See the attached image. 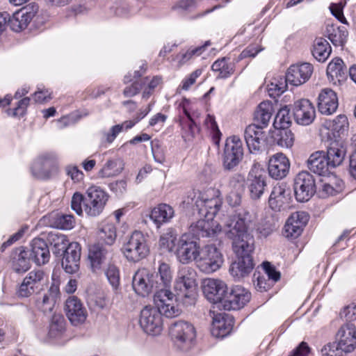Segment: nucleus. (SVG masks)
Masks as SVG:
<instances>
[{
	"instance_id": "f257e3e1",
	"label": "nucleus",
	"mask_w": 356,
	"mask_h": 356,
	"mask_svg": "<svg viewBox=\"0 0 356 356\" xmlns=\"http://www.w3.org/2000/svg\"><path fill=\"white\" fill-rule=\"evenodd\" d=\"M196 273L191 267H186L181 271V276L176 280L174 295L171 291H156L154 296L156 308L160 314L168 318H173L180 314V310L174 305L173 299L176 296L186 305L195 303L197 297V284Z\"/></svg>"
},
{
	"instance_id": "f03ea898",
	"label": "nucleus",
	"mask_w": 356,
	"mask_h": 356,
	"mask_svg": "<svg viewBox=\"0 0 356 356\" xmlns=\"http://www.w3.org/2000/svg\"><path fill=\"white\" fill-rule=\"evenodd\" d=\"M232 250L236 260L229 267L230 274L237 280L248 275L254 268L252 254L254 250V243L252 241L232 242Z\"/></svg>"
},
{
	"instance_id": "7ed1b4c3",
	"label": "nucleus",
	"mask_w": 356,
	"mask_h": 356,
	"mask_svg": "<svg viewBox=\"0 0 356 356\" xmlns=\"http://www.w3.org/2000/svg\"><path fill=\"white\" fill-rule=\"evenodd\" d=\"M252 220V216L247 209H237L232 216L229 225L231 228L226 233L227 238L232 242L252 241V243H254L253 237L248 232Z\"/></svg>"
},
{
	"instance_id": "20e7f679",
	"label": "nucleus",
	"mask_w": 356,
	"mask_h": 356,
	"mask_svg": "<svg viewBox=\"0 0 356 356\" xmlns=\"http://www.w3.org/2000/svg\"><path fill=\"white\" fill-rule=\"evenodd\" d=\"M121 251L129 261L136 263L148 256L149 248L143 233L135 230L127 238Z\"/></svg>"
},
{
	"instance_id": "39448f33",
	"label": "nucleus",
	"mask_w": 356,
	"mask_h": 356,
	"mask_svg": "<svg viewBox=\"0 0 356 356\" xmlns=\"http://www.w3.org/2000/svg\"><path fill=\"white\" fill-rule=\"evenodd\" d=\"M169 334L174 346L181 350L187 351L195 343L196 330L193 325L189 322H173L169 327Z\"/></svg>"
},
{
	"instance_id": "423d86ee",
	"label": "nucleus",
	"mask_w": 356,
	"mask_h": 356,
	"mask_svg": "<svg viewBox=\"0 0 356 356\" xmlns=\"http://www.w3.org/2000/svg\"><path fill=\"white\" fill-rule=\"evenodd\" d=\"M59 171L57 155L52 152H44L38 155L31 166L32 175L41 180H49L55 177Z\"/></svg>"
},
{
	"instance_id": "0eeeda50",
	"label": "nucleus",
	"mask_w": 356,
	"mask_h": 356,
	"mask_svg": "<svg viewBox=\"0 0 356 356\" xmlns=\"http://www.w3.org/2000/svg\"><path fill=\"white\" fill-rule=\"evenodd\" d=\"M202 248L194 234L185 233L179 238L175 254L181 264H188L196 261Z\"/></svg>"
},
{
	"instance_id": "6e6552de",
	"label": "nucleus",
	"mask_w": 356,
	"mask_h": 356,
	"mask_svg": "<svg viewBox=\"0 0 356 356\" xmlns=\"http://www.w3.org/2000/svg\"><path fill=\"white\" fill-rule=\"evenodd\" d=\"M222 204L221 193L216 188H209L201 193L195 202L200 215L209 219L215 217Z\"/></svg>"
},
{
	"instance_id": "1a4fd4ad",
	"label": "nucleus",
	"mask_w": 356,
	"mask_h": 356,
	"mask_svg": "<svg viewBox=\"0 0 356 356\" xmlns=\"http://www.w3.org/2000/svg\"><path fill=\"white\" fill-rule=\"evenodd\" d=\"M223 261L222 253L215 245H206L202 248L195 264L202 272L211 273L221 267Z\"/></svg>"
},
{
	"instance_id": "9d476101",
	"label": "nucleus",
	"mask_w": 356,
	"mask_h": 356,
	"mask_svg": "<svg viewBox=\"0 0 356 356\" xmlns=\"http://www.w3.org/2000/svg\"><path fill=\"white\" fill-rule=\"evenodd\" d=\"M275 131L272 137L276 143L282 147H289V108L288 105L281 106L274 122Z\"/></svg>"
},
{
	"instance_id": "9b49d317",
	"label": "nucleus",
	"mask_w": 356,
	"mask_h": 356,
	"mask_svg": "<svg viewBox=\"0 0 356 356\" xmlns=\"http://www.w3.org/2000/svg\"><path fill=\"white\" fill-rule=\"evenodd\" d=\"M108 197V193L100 187L90 186L86 193L85 212L90 216H99L104 210Z\"/></svg>"
},
{
	"instance_id": "f8f14e48",
	"label": "nucleus",
	"mask_w": 356,
	"mask_h": 356,
	"mask_svg": "<svg viewBox=\"0 0 356 356\" xmlns=\"http://www.w3.org/2000/svg\"><path fill=\"white\" fill-rule=\"evenodd\" d=\"M243 158V143L236 135L227 138L223 151V166L232 170L237 166Z\"/></svg>"
},
{
	"instance_id": "ddd939ff",
	"label": "nucleus",
	"mask_w": 356,
	"mask_h": 356,
	"mask_svg": "<svg viewBox=\"0 0 356 356\" xmlns=\"http://www.w3.org/2000/svg\"><path fill=\"white\" fill-rule=\"evenodd\" d=\"M139 324L146 333L157 335L163 330V317L156 307L145 306L140 311Z\"/></svg>"
},
{
	"instance_id": "4468645a",
	"label": "nucleus",
	"mask_w": 356,
	"mask_h": 356,
	"mask_svg": "<svg viewBox=\"0 0 356 356\" xmlns=\"http://www.w3.org/2000/svg\"><path fill=\"white\" fill-rule=\"evenodd\" d=\"M132 286L134 291L143 297L147 296L154 290L156 291L154 273L147 268H140L133 277Z\"/></svg>"
},
{
	"instance_id": "2eb2a0df",
	"label": "nucleus",
	"mask_w": 356,
	"mask_h": 356,
	"mask_svg": "<svg viewBox=\"0 0 356 356\" xmlns=\"http://www.w3.org/2000/svg\"><path fill=\"white\" fill-rule=\"evenodd\" d=\"M266 171L261 165L255 163L252 165L248 176V188L250 196L253 200H258L264 193L266 181Z\"/></svg>"
},
{
	"instance_id": "dca6fc26",
	"label": "nucleus",
	"mask_w": 356,
	"mask_h": 356,
	"mask_svg": "<svg viewBox=\"0 0 356 356\" xmlns=\"http://www.w3.org/2000/svg\"><path fill=\"white\" fill-rule=\"evenodd\" d=\"M251 299V293L241 286L232 287L229 292L227 291L222 307L225 310H238L245 307Z\"/></svg>"
},
{
	"instance_id": "f3484780",
	"label": "nucleus",
	"mask_w": 356,
	"mask_h": 356,
	"mask_svg": "<svg viewBox=\"0 0 356 356\" xmlns=\"http://www.w3.org/2000/svg\"><path fill=\"white\" fill-rule=\"evenodd\" d=\"M336 349L349 353L356 349V326L350 323L343 324L335 334Z\"/></svg>"
},
{
	"instance_id": "a211bd4d",
	"label": "nucleus",
	"mask_w": 356,
	"mask_h": 356,
	"mask_svg": "<svg viewBox=\"0 0 356 356\" xmlns=\"http://www.w3.org/2000/svg\"><path fill=\"white\" fill-rule=\"evenodd\" d=\"M293 189L298 202L308 201L315 193V182L312 175L307 172H300L294 179Z\"/></svg>"
},
{
	"instance_id": "6ab92c4d",
	"label": "nucleus",
	"mask_w": 356,
	"mask_h": 356,
	"mask_svg": "<svg viewBox=\"0 0 356 356\" xmlns=\"http://www.w3.org/2000/svg\"><path fill=\"white\" fill-rule=\"evenodd\" d=\"M227 291V284L220 280L207 278L202 282V292L205 298L212 303H220L222 305Z\"/></svg>"
},
{
	"instance_id": "aec40b11",
	"label": "nucleus",
	"mask_w": 356,
	"mask_h": 356,
	"mask_svg": "<svg viewBox=\"0 0 356 356\" xmlns=\"http://www.w3.org/2000/svg\"><path fill=\"white\" fill-rule=\"evenodd\" d=\"M293 116L298 124L308 126L314 122L316 111L309 100L301 99L294 102Z\"/></svg>"
},
{
	"instance_id": "412c9836",
	"label": "nucleus",
	"mask_w": 356,
	"mask_h": 356,
	"mask_svg": "<svg viewBox=\"0 0 356 356\" xmlns=\"http://www.w3.org/2000/svg\"><path fill=\"white\" fill-rule=\"evenodd\" d=\"M65 312L70 323L74 325L83 323L88 312L81 300L76 296L69 297L65 305Z\"/></svg>"
},
{
	"instance_id": "4be33fe9",
	"label": "nucleus",
	"mask_w": 356,
	"mask_h": 356,
	"mask_svg": "<svg viewBox=\"0 0 356 356\" xmlns=\"http://www.w3.org/2000/svg\"><path fill=\"white\" fill-rule=\"evenodd\" d=\"M244 138L251 153L258 152L262 146L266 145V132L261 127L254 124H250L245 128Z\"/></svg>"
},
{
	"instance_id": "5701e85b",
	"label": "nucleus",
	"mask_w": 356,
	"mask_h": 356,
	"mask_svg": "<svg viewBox=\"0 0 356 356\" xmlns=\"http://www.w3.org/2000/svg\"><path fill=\"white\" fill-rule=\"evenodd\" d=\"M81 248L78 242L70 243L61 261V265L65 273L74 274L78 272L80 266Z\"/></svg>"
},
{
	"instance_id": "b1692460",
	"label": "nucleus",
	"mask_w": 356,
	"mask_h": 356,
	"mask_svg": "<svg viewBox=\"0 0 356 356\" xmlns=\"http://www.w3.org/2000/svg\"><path fill=\"white\" fill-rule=\"evenodd\" d=\"M268 170L269 175L275 179L285 177L289 170V160L282 153H277L272 156L268 161Z\"/></svg>"
},
{
	"instance_id": "393cba45",
	"label": "nucleus",
	"mask_w": 356,
	"mask_h": 356,
	"mask_svg": "<svg viewBox=\"0 0 356 356\" xmlns=\"http://www.w3.org/2000/svg\"><path fill=\"white\" fill-rule=\"evenodd\" d=\"M338 106L337 93L328 88L323 89L318 97V111L323 115H332L336 112Z\"/></svg>"
},
{
	"instance_id": "a878e982",
	"label": "nucleus",
	"mask_w": 356,
	"mask_h": 356,
	"mask_svg": "<svg viewBox=\"0 0 356 356\" xmlns=\"http://www.w3.org/2000/svg\"><path fill=\"white\" fill-rule=\"evenodd\" d=\"M325 157L331 168L339 166L343 161L346 149L342 142L339 140L330 139L327 141Z\"/></svg>"
},
{
	"instance_id": "bb28decb",
	"label": "nucleus",
	"mask_w": 356,
	"mask_h": 356,
	"mask_svg": "<svg viewBox=\"0 0 356 356\" xmlns=\"http://www.w3.org/2000/svg\"><path fill=\"white\" fill-rule=\"evenodd\" d=\"M174 277V271L171 266L164 261H159L157 272L154 275L156 291H170Z\"/></svg>"
},
{
	"instance_id": "cd10ccee",
	"label": "nucleus",
	"mask_w": 356,
	"mask_h": 356,
	"mask_svg": "<svg viewBox=\"0 0 356 356\" xmlns=\"http://www.w3.org/2000/svg\"><path fill=\"white\" fill-rule=\"evenodd\" d=\"M234 324V320L232 316L227 314H216L211 325V334L217 338H223L232 332Z\"/></svg>"
},
{
	"instance_id": "c85d7f7f",
	"label": "nucleus",
	"mask_w": 356,
	"mask_h": 356,
	"mask_svg": "<svg viewBox=\"0 0 356 356\" xmlns=\"http://www.w3.org/2000/svg\"><path fill=\"white\" fill-rule=\"evenodd\" d=\"M191 228L194 236L196 235L198 237L213 236L221 231V226L214 220V218L200 219L192 225Z\"/></svg>"
},
{
	"instance_id": "c756f323",
	"label": "nucleus",
	"mask_w": 356,
	"mask_h": 356,
	"mask_svg": "<svg viewBox=\"0 0 356 356\" xmlns=\"http://www.w3.org/2000/svg\"><path fill=\"white\" fill-rule=\"evenodd\" d=\"M30 258L38 266L47 264L50 259L49 246L45 240L34 238L31 243Z\"/></svg>"
},
{
	"instance_id": "7c9ffc66",
	"label": "nucleus",
	"mask_w": 356,
	"mask_h": 356,
	"mask_svg": "<svg viewBox=\"0 0 356 356\" xmlns=\"http://www.w3.org/2000/svg\"><path fill=\"white\" fill-rule=\"evenodd\" d=\"M327 75L329 81L334 85L341 84L347 79V70L342 59L333 58L327 67Z\"/></svg>"
},
{
	"instance_id": "2f4dec72",
	"label": "nucleus",
	"mask_w": 356,
	"mask_h": 356,
	"mask_svg": "<svg viewBox=\"0 0 356 356\" xmlns=\"http://www.w3.org/2000/svg\"><path fill=\"white\" fill-rule=\"evenodd\" d=\"M313 72V67L307 63L291 65V85L299 86L307 82Z\"/></svg>"
},
{
	"instance_id": "473e14b6",
	"label": "nucleus",
	"mask_w": 356,
	"mask_h": 356,
	"mask_svg": "<svg viewBox=\"0 0 356 356\" xmlns=\"http://www.w3.org/2000/svg\"><path fill=\"white\" fill-rule=\"evenodd\" d=\"M309 169L318 175H325L332 169L323 151H317L312 154L307 161Z\"/></svg>"
},
{
	"instance_id": "72a5a7b5",
	"label": "nucleus",
	"mask_w": 356,
	"mask_h": 356,
	"mask_svg": "<svg viewBox=\"0 0 356 356\" xmlns=\"http://www.w3.org/2000/svg\"><path fill=\"white\" fill-rule=\"evenodd\" d=\"M236 63V58L231 60L229 57H222L217 59L212 64L211 70L217 74V79H225L234 74Z\"/></svg>"
},
{
	"instance_id": "f704fd0d",
	"label": "nucleus",
	"mask_w": 356,
	"mask_h": 356,
	"mask_svg": "<svg viewBox=\"0 0 356 356\" xmlns=\"http://www.w3.org/2000/svg\"><path fill=\"white\" fill-rule=\"evenodd\" d=\"M29 252L23 247L16 248L10 255L11 266L16 273H24L30 268Z\"/></svg>"
},
{
	"instance_id": "c9c22d12",
	"label": "nucleus",
	"mask_w": 356,
	"mask_h": 356,
	"mask_svg": "<svg viewBox=\"0 0 356 356\" xmlns=\"http://www.w3.org/2000/svg\"><path fill=\"white\" fill-rule=\"evenodd\" d=\"M174 214V209L170 205L161 203L152 209L149 217L157 227H159L163 224L168 222Z\"/></svg>"
},
{
	"instance_id": "e433bc0d",
	"label": "nucleus",
	"mask_w": 356,
	"mask_h": 356,
	"mask_svg": "<svg viewBox=\"0 0 356 356\" xmlns=\"http://www.w3.org/2000/svg\"><path fill=\"white\" fill-rule=\"evenodd\" d=\"M288 188L286 182L278 183L273 187L268 199L269 206L273 210L280 211L287 202L285 193Z\"/></svg>"
},
{
	"instance_id": "4c0bfd02",
	"label": "nucleus",
	"mask_w": 356,
	"mask_h": 356,
	"mask_svg": "<svg viewBox=\"0 0 356 356\" xmlns=\"http://www.w3.org/2000/svg\"><path fill=\"white\" fill-rule=\"evenodd\" d=\"M97 237L98 243L112 245L117 238L116 227L114 223L106 220L103 221L98 229Z\"/></svg>"
},
{
	"instance_id": "58836bf2",
	"label": "nucleus",
	"mask_w": 356,
	"mask_h": 356,
	"mask_svg": "<svg viewBox=\"0 0 356 356\" xmlns=\"http://www.w3.org/2000/svg\"><path fill=\"white\" fill-rule=\"evenodd\" d=\"M34 16L32 12L21 10L15 13L12 16L9 15L8 26L13 31L20 32L28 26Z\"/></svg>"
},
{
	"instance_id": "ea45409f",
	"label": "nucleus",
	"mask_w": 356,
	"mask_h": 356,
	"mask_svg": "<svg viewBox=\"0 0 356 356\" xmlns=\"http://www.w3.org/2000/svg\"><path fill=\"white\" fill-rule=\"evenodd\" d=\"M289 74V68L285 72V76H278L273 77L272 81L268 84L267 90L270 97L275 99L280 96L287 88L288 86V74Z\"/></svg>"
},
{
	"instance_id": "a19ab883",
	"label": "nucleus",
	"mask_w": 356,
	"mask_h": 356,
	"mask_svg": "<svg viewBox=\"0 0 356 356\" xmlns=\"http://www.w3.org/2000/svg\"><path fill=\"white\" fill-rule=\"evenodd\" d=\"M332 52L329 42L324 38H316L313 44L312 54L319 62H325Z\"/></svg>"
},
{
	"instance_id": "79ce46f5",
	"label": "nucleus",
	"mask_w": 356,
	"mask_h": 356,
	"mask_svg": "<svg viewBox=\"0 0 356 356\" xmlns=\"http://www.w3.org/2000/svg\"><path fill=\"white\" fill-rule=\"evenodd\" d=\"M324 127L332 131L334 138L340 137L348 128V120L346 115H339L333 120L326 121Z\"/></svg>"
},
{
	"instance_id": "37998d69",
	"label": "nucleus",
	"mask_w": 356,
	"mask_h": 356,
	"mask_svg": "<svg viewBox=\"0 0 356 356\" xmlns=\"http://www.w3.org/2000/svg\"><path fill=\"white\" fill-rule=\"evenodd\" d=\"M309 220V216L305 211H296L291 214V237H297L302 233Z\"/></svg>"
},
{
	"instance_id": "c03bdc74",
	"label": "nucleus",
	"mask_w": 356,
	"mask_h": 356,
	"mask_svg": "<svg viewBox=\"0 0 356 356\" xmlns=\"http://www.w3.org/2000/svg\"><path fill=\"white\" fill-rule=\"evenodd\" d=\"M106 254V250L100 243L92 245L89 249L88 258L93 271L101 268Z\"/></svg>"
},
{
	"instance_id": "a18cd8bd",
	"label": "nucleus",
	"mask_w": 356,
	"mask_h": 356,
	"mask_svg": "<svg viewBox=\"0 0 356 356\" xmlns=\"http://www.w3.org/2000/svg\"><path fill=\"white\" fill-rule=\"evenodd\" d=\"M203 125L209 131L213 143L219 146L222 134L218 127L216 117L213 115L207 114L204 120Z\"/></svg>"
},
{
	"instance_id": "49530a36",
	"label": "nucleus",
	"mask_w": 356,
	"mask_h": 356,
	"mask_svg": "<svg viewBox=\"0 0 356 356\" xmlns=\"http://www.w3.org/2000/svg\"><path fill=\"white\" fill-rule=\"evenodd\" d=\"M211 44L209 41H206L204 44L197 47H190L184 53H179L177 56L179 64L182 65L190 60L201 56Z\"/></svg>"
},
{
	"instance_id": "de8ad7c7",
	"label": "nucleus",
	"mask_w": 356,
	"mask_h": 356,
	"mask_svg": "<svg viewBox=\"0 0 356 356\" xmlns=\"http://www.w3.org/2000/svg\"><path fill=\"white\" fill-rule=\"evenodd\" d=\"M143 83L142 98L149 99L154 92L155 89L163 84V78L161 76H154L150 78L145 76L140 80Z\"/></svg>"
},
{
	"instance_id": "09e8293b",
	"label": "nucleus",
	"mask_w": 356,
	"mask_h": 356,
	"mask_svg": "<svg viewBox=\"0 0 356 356\" xmlns=\"http://www.w3.org/2000/svg\"><path fill=\"white\" fill-rule=\"evenodd\" d=\"M48 241L50 245L54 248V253L59 254L61 252L65 253V250L69 246L70 243L67 236L65 234L60 233L50 232L48 234Z\"/></svg>"
},
{
	"instance_id": "8fccbe9b",
	"label": "nucleus",
	"mask_w": 356,
	"mask_h": 356,
	"mask_svg": "<svg viewBox=\"0 0 356 356\" xmlns=\"http://www.w3.org/2000/svg\"><path fill=\"white\" fill-rule=\"evenodd\" d=\"M65 330V320L60 314H54L51 319L49 329V336L51 338H57L63 335Z\"/></svg>"
},
{
	"instance_id": "3c124183",
	"label": "nucleus",
	"mask_w": 356,
	"mask_h": 356,
	"mask_svg": "<svg viewBox=\"0 0 356 356\" xmlns=\"http://www.w3.org/2000/svg\"><path fill=\"white\" fill-rule=\"evenodd\" d=\"M44 276V273L41 270H32L26 276L24 281L27 284L29 289L35 293L41 290Z\"/></svg>"
},
{
	"instance_id": "603ef678",
	"label": "nucleus",
	"mask_w": 356,
	"mask_h": 356,
	"mask_svg": "<svg viewBox=\"0 0 356 356\" xmlns=\"http://www.w3.org/2000/svg\"><path fill=\"white\" fill-rule=\"evenodd\" d=\"M328 38L336 47H343L347 40L348 32L344 26H332L327 29Z\"/></svg>"
},
{
	"instance_id": "864d4df0",
	"label": "nucleus",
	"mask_w": 356,
	"mask_h": 356,
	"mask_svg": "<svg viewBox=\"0 0 356 356\" xmlns=\"http://www.w3.org/2000/svg\"><path fill=\"white\" fill-rule=\"evenodd\" d=\"M177 241L176 231L172 228H170L160 236L159 245L161 247L166 248L168 251L175 252L177 248Z\"/></svg>"
},
{
	"instance_id": "5fc2aeb1",
	"label": "nucleus",
	"mask_w": 356,
	"mask_h": 356,
	"mask_svg": "<svg viewBox=\"0 0 356 356\" xmlns=\"http://www.w3.org/2000/svg\"><path fill=\"white\" fill-rule=\"evenodd\" d=\"M181 125L183 131V137L186 140L193 139L200 131V126L196 124L193 117L187 118L186 121H181Z\"/></svg>"
},
{
	"instance_id": "6e6d98bb",
	"label": "nucleus",
	"mask_w": 356,
	"mask_h": 356,
	"mask_svg": "<svg viewBox=\"0 0 356 356\" xmlns=\"http://www.w3.org/2000/svg\"><path fill=\"white\" fill-rule=\"evenodd\" d=\"M31 102V98L25 97L19 99L15 107L13 108H8L6 112L8 116L13 118H21L26 114L27 108Z\"/></svg>"
},
{
	"instance_id": "4d7b16f0",
	"label": "nucleus",
	"mask_w": 356,
	"mask_h": 356,
	"mask_svg": "<svg viewBox=\"0 0 356 356\" xmlns=\"http://www.w3.org/2000/svg\"><path fill=\"white\" fill-rule=\"evenodd\" d=\"M65 175L71 179L73 184H79L84 181L85 174L76 164L70 163L64 168Z\"/></svg>"
},
{
	"instance_id": "13d9d810",
	"label": "nucleus",
	"mask_w": 356,
	"mask_h": 356,
	"mask_svg": "<svg viewBox=\"0 0 356 356\" xmlns=\"http://www.w3.org/2000/svg\"><path fill=\"white\" fill-rule=\"evenodd\" d=\"M253 281L255 289L261 292L267 291L274 285L275 282L269 278H266L265 275L256 270L253 275Z\"/></svg>"
},
{
	"instance_id": "bf43d9fd",
	"label": "nucleus",
	"mask_w": 356,
	"mask_h": 356,
	"mask_svg": "<svg viewBox=\"0 0 356 356\" xmlns=\"http://www.w3.org/2000/svg\"><path fill=\"white\" fill-rule=\"evenodd\" d=\"M54 224L56 227L58 229L69 230L74 227L75 218L73 215H58L55 218Z\"/></svg>"
},
{
	"instance_id": "052dcab7",
	"label": "nucleus",
	"mask_w": 356,
	"mask_h": 356,
	"mask_svg": "<svg viewBox=\"0 0 356 356\" xmlns=\"http://www.w3.org/2000/svg\"><path fill=\"white\" fill-rule=\"evenodd\" d=\"M105 273L113 289H118L120 282L119 268L114 264H109Z\"/></svg>"
},
{
	"instance_id": "680f3d73",
	"label": "nucleus",
	"mask_w": 356,
	"mask_h": 356,
	"mask_svg": "<svg viewBox=\"0 0 356 356\" xmlns=\"http://www.w3.org/2000/svg\"><path fill=\"white\" fill-rule=\"evenodd\" d=\"M264 49V48L259 44H250L239 54L236 58V62L248 58H253Z\"/></svg>"
},
{
	"instance_id": "e2e57ef3",
	"label": "nucleus",
	"mask_w": 356,
	"mask_h": 356,
	"mask_svg": "<svg viewBox=\"0 0 356 356\" xmlns=\"http://www.w3.org/2000/svg\"><path fill=\"white\" fill-rule=\"evenodd\" d=\"M120 172V170L117 168V162L114 160H108L99 171L98 175L102 178L111 177L117 175Z\"/></svg>"
},
{
	"instance_id": "0e129e2a",
	"label": "nucleus",
	"mask_w": 356,
	"mask_h": 356,
	"mask_svg": "<svg viewBox=\"0 0 356 356\" xmlns=\"http://www.w3.org/2000/svg\"><path fill=\"white\" fill-rule=\"evenodd\" d=\"M260 266L264 270L265 275L275 283L280 280V273L276 270L275 267L270 262L264 261L261 263Z\"/></svg>"
},
{
	"instance_id": "69168bd1",
	"label": "nucleus",
	"mask_w": 356,
	"mask_h": 356,
	"mask_svg": "<svg viewBox=\"0 0 356 356\" xmlns=\"http://www.w3.org/2000/svg\"><path fill=\"white\" fill-rule=\"evenodd\" d=\"M122 130L123 126L122 125L116 124L113 126L108 132L104 134V138L101 143L102 145L106 147L108 145L111 144Z\"/></svg>"
},
{
	"instance_id": "338daca9",
	"label": "nucleus",
	"mask_w": 356,
	"mask_h": 356,
	"mask_svg": "<svg viewBox=\"0 0 356 356\" xmlns=\"http://www.w3.org/2000/svg\"><path fill=\"white\" fill-rule=\"evenodd\" d=\"M85 200L86 197L79 192H75L72 195L71 207L79 216L83 213L82 205L84 206Z\"/></svg>"
},
{
	"instance_id": "774afa93",
	"label": "nucleus",
	"mask_w": 356,
	"mask_h": 356,
	"mask_svg": "<svg viewBox=\"0 0 356 356\" xmlns=\"http://www.w3.org/2000/svg\"><path fill=\"white\" fill-rule=\"evenodd\" d=\"M202 74V70L197 69L191 73L188 76L185 77L179 86L184 90H188L190 88L195 84L197 79Z\"/></svg>"
}]
</instances>
